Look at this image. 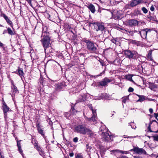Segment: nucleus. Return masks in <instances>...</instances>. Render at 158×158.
<instances>
[{
	"instance_id": "obj_16",
	"label": "nucleus",
	"mask_w": 158,
	"mask_h": 158,
	"mask_svg": "<svg viewBox=\"0 0 158 158\" xmlns=\"http://www.w3.org/2000/svg\"><path fill=\"white\" fill-rule=\"evenodd\" d=\"M12 86H11L12 92V97L13 98L15 97L16 94L18 93L19 91L17 89V87L13 83H12Z\"/></svg>"
},
{
	"instance_id": "obj_32",
	"label": "nucleus",
	"mask_w": 158,
	"mask_h": 158,
	"mask_svg": "<svg viewBox=\"0 0 158 158\" xmlns=\"http://www.w3.org/2000/svg\"><path fill=\"white\" fill-rule=\"evenodd\" d=\"M32 143L33 144L34 147L36 146V145H38V142L35 139H32L31 141Z\"/></svg>"
},
{
	"instance_id": "obj_28",
	"label": "nucleus",
	"mask_w": 158,
	"mask_h": 158,
	"mask_svg": "<svg viewBox=\"0 0 158 158\" xmlns=\"http://www.w3.org/2000/svg\"><path fill=\"white\" fill-rule=\"evenodd\" d=\"M7 29V33L11 35H14L15 34L14 33V31L11 29L10 27H6Z\"/></svg>"
},
{
	"instance_id": "obj_29",
	"label": "nucleus",
	"mask_w": 158,
	"mask_h": 158,
	"mask_svg": "<svg viewBox=\"0 0 158 158\" xmlns=\"http://www.w3.org/2000/svg\"><path fill=\"white\" fill-rule=\"evenodd\" d=\"M129 125L133 129H135L136 127L135 124L134 122H131L129 123Z\"/></svg>"
},
{
	"instance_id": "obj_54",
	"label": "nucleus",
	"mask_w": 158,
	"mask_h": 158,
	"mask_svg": "<svg viewBox=\"0 0 158 158\" xmlns=\"http://www.w3.org/2000/svg\"><path fill=\"white\" fill-rule=\"evenodd\" d=\"M69 155L70 157H73L74 155V153L73 152H71L69 153Z\"/></svg>"
},
{
	"instance_id": "obj_57",
	"label": "nucleus",
	"mask_w": 158,
	"mask_h": 158,
	"mask_svg": "<svg viewBox=\"0 0 158 158\" xmlns=\"http://www.w3.org/2000/svg\"><path fill=\"white\" fill-rule=\"evenodd\" d=\"M85 54H84L83 53H80L79 55L80 56H83L85 57Z\"/></svg>"
},
{
	"instance_id": "obj_21",
	"label": "nucleus",
	"mask_w": 158,
	"mask_h": 158,
	"mask_svg": "<svg viewBox=\"0 0 158 158\" xmlns=\"http://www.w3.org/2000/svg\"><path fill=\"white\" fill-rule=\"evenodd\" d=\"M120 39L118 38H113L111 40V42L114 44H115L116 45H120Z\"/></svg>"
},
{
	"instance_id": "obj_15",
	"label": "nucleus",
	"mask_w": 158,
	"mask_h": 158,
	"mask_svg": "<svg viewBox=\"0 0 158 158\" xmlns=\"http://www.w3.org/2000/svg\"><path fill=\"white\" fill-rule=\"evenodd\" d=\"M86 95L85 94L82 93L81 94L78 96L77 100L76 101L77 103L83 102L86 100Z\"/></svg>"
},
{
	"instance_id": "obj_63",
	"label": "nucleus",
	"mask_w": 158,
	"mask_h": 158,
	"mask_svg": "<svg viewBox=\"0 0 158 158\" xmlns=\"http://www.w3.org/2000/svg\"><path fill=\"white\" fill-rule=\"evenodd\" d=\"M94 23L89 22V26H90L91 24H93L94 25Z\"/></svg>"
},
{
	"instance_id": "obj_4",
	"label": "nucleus",
	"mask_w": 158,
	"mask_h": 158,
	"mask_svg": "<svg viewBox=\"0 0 158 158\" xmlns=\"http://www.w3.org/2000/svg\"><path fill=\"white\" fill-rule=\"evenodd\" d=\"M124 53L126 58L130 60L135 59L137 57L138 53L134 51H131L129 50H125L124 51Z\"/></svg>"
},
{
	"instance_id": "obj_37",
	"label": "nucleus",
	"mask_w": 158,
	"mask_h": 158,
	"mask_svg": "<svg viewBox=\"0 0 158 158\" xmlns=\"http://www.w3.org/2000/svg\"><path fill=\"white\" fill-rule=\"evenodd\" d=\"M131 43L137 45V46L139 44V42L138 41L135 40H132L131 41Z\"/></svg>"
},
{
	"instance_id": "obj_44",
	"label": "nucleus",
	"mask_w": 158,
	"mask_h": 158,
	"mask_svg": "<svg viewBox=\"0 0 158 158\" xmlns=\"http://www.w3.org/2000/svg\"><path fill=\"white\" fill-rule=\"evenodd\" d=\"M76 158H83V156L81 154H78Z\"/></svg>"
},
{
	"instance_id": "obj_19",
	"label": "nucleus",
	"mask_w": 158,
	"mask_h": 158,
	"mask_svg": "<svg viewBox=\"0 0 158 158\" xmlns=\"http://www.w3.org/2000/svg\"><path fill=\"white\" fill-rule=\"evenodd\" d=\"M36 127L38 133L40 134L43 137L44 139H45L46 137L45 136L44 133V131L40 128V126L39 124L36 125Z\"/></svg>"
},
{
	"instance_id": "obj_42",
	"label": "nucleus",
	"mask_w": 158,
	"mask_h": 158,
	"mask_svg": "<svg viewBox=\"0 0 158 158\" xmlns=\"http://www.w3.org/2000/svg\"><path fill=\"white\" fill-rule=\"evenodd\" d=\"M128 91L129 92H132L134 91V89L131 87H130L128 89Z\"/></svg>"
},
{
	"instance_id": "obj_43",
	"label": "nucleus",
	"mask_w": 158,
	"mask_h": 158,
	"mask_svg": "<svg viewBox=\"0 0 158 158\" xmlns=\"http://www.w3.org/2000/svg\"><path fill=\"white\" fill-rule=\"evenodd\" d=\"M99 61L101 64L102 66H104L105 65L104 62V61H103V60H102L101 59H100L99 60Z\"/></svg>"
},
{
	"instance_id": "obj_55",
	"label": "nucleus",
	"mask_w": 158,
	"mask_h": 158,
	"mask_svg": "<svg viewBox=\"0 0 158 158\" xmlns=\"http://www.w3.org/2000/svg\"><path fill=\"white\" fill-rule=\"evenodd\" d=\"M136 137V136H127V138H135Z\"/></svg>"
},
{
	"instance_id": "obj_2",
	"label": "nucleus",
	"mask_w": 158,
	"mask_h": 158,
	"mask_svg": "<svg viewBox=\"0 0 158 158\" xmlns=\"http://www.w3.org/2000/svg\"><path fill=\"white\" fill-rule=\"evenodd\" d=\"M82 41L86 44V47L87 50L91 53H96L97 52V44L94 42L86 38H84Z\"/></svg>"
},
{
	"instance_id": "obj_26",
	"label": "nucleus",
	"mask_w": 158,
	"mask_h": 158,
	"mask_svg": "<svg viewBox=\"0 0 158 158\" xmlns=\"http://www.w3.org/2000/svg\"><path fill=\"white\" fill-rule=\"evenodd\" d=\"M88 8L89 10H90L91 12L93 13H94L95 11V8L94 6L92 4H90L88 6Z\"/></svg>"
},
{
	"instance_id": "obj_11",
	"label": "nucleus",
	"mask_w": 158,
	"mask_h": 158,
	"mask_svg": "<svg viewBox=\"0 0 158 158\" xmlns=\"http://www.w3.org/2000/svg\"><path fill=\"white\" fill-rule=\"evenodd\" d=\"M44 49L46 56H50L51 55H53L51 54L53 53L54 51L52 48L51 45L48 48L47 47L44 48Z\"/></svg>"
},
{
	"instance_id": "obj_39",
	"label": "nucleus",
	"mask_w": 158,
	"mask_h": 158,
	"mask_svg": "<svg viewBox=\"0 0 158 158\" xmlns=\"http://www.w3.org/2000/svg\"><path fill=\"white\" fill-rule=\"evenodd\" d=\"M148 18L150 20L153 21H155L156 17L152 16H149L148 17Z\"/></svg>"
},
{
	"instance_id": "obj_59",
	"label": "nucleus",
	"mask_w": 158,
	"mask_h": 158,
	"mask_svg": "<svg viewBox=\"0 0 158 158\" xmlns=\"http://www.w3.org/2000/svg\"><path fill=\"white\" fill-rule=\"evenodd\" d=\"M7 33V30H5L3 31V34H5L6 33Z\"/></svg>"
},
{
	"instance_id": "obj_51",
	"label": "nucleus",
	"mask_w": 158,
	"mask_h": 158,
	"mask_svg": "<svg viewBox=\"0 0 158 158\" xmlns=\"http://www.w3.org/2000/svg\"><path fill=\"white\" fill-rule=\"evenodd\" d=\"M150 10L151 11H153L154 10L155 8L153 5L150 8Z\"/></svg>"
},
{
	"instance_id": "obj_40",
	"label": "nucleus",
	"mask_w": 158,
	"mask_h": 158,
	"mask_svg": "<svg viewBox=\"0 0 158 158\" xmlns=\"http://www.w3.org/2000/svg\"><path fill=\"white\" fill-rule=\"evenodd\" d=\"M153 138L154 141H158V135L153 136Z\"/></svg>"
},
{
	"instance_id": "obj_49",
	"label": "nucleus",
	"mask_w": 158,
	"mask_h": 158,
	"mask_svg": "<svg viewBox=\"0 0 158 158\" xmlns=\"http://www.w3.org/2000/svg\"><path fill=\"white\" fill-rule=\"evenodd\" d=\"M121 30L122 31V32L123 33H126L127 32V31L124 28H121Z\"/></svg>"
},
{
	"instance_id": "obj_46",
	"label": "nucleus",
	"mask_w": 158,
	"mask_h": 158,
	"mask_svg": "<svg viewBox=\"0 0 158 158\" xmlns=\"http://www.w3.org/2000/svg\"><path fill=\"white\" fill-rule=\"evenodd\" d=\"M78 139V138L77 137H76L73 138V140L74 142L77 143V142Z\"/></svg>"
},
{
	"instance_id": "obj_47",
	"label": "nucleus",
	"mask_w": 158,
	"mask_h": 158,
	"mask_svg": "<svg viewBox=\"0 0 158 158\" xmlns=\"http://www.w3.org/2000/svg\"><path fill=\"white\" fill-rule=\"evenodd\" d=\"M127 78L129 80H132V81L133 82V81L132 79V77L130 75H128L127 77Z\"/></svg>"
},
{
	"instance_id": "obj_52",
	"label": "nucleus",
	"mask_w": 158,
	"mask_h": 158,
	"mask_svg": "<svg viewBox=\"0 0 158 158\" xmlns=\"http://www.w3.org/2000/svg\"><path fill=\"white\" fill-rule=\"evenodd\" d=\"M105 73L104 71H102V73H100L99 74L97 75L98 76H100L102 75V74H104Z\"/></svg>"
},
{
	"instance_id": "obj_27",
	"label": "nucleus",
	"mask_w": 158,
	"mask_h": 158,
	"mask_svg": "<svg viewBox=\"0 0 158 158\" xmlns=\"http://www.w3.org/2000/svg\"><path fill=\"white\" fill-rule=\"evenodd\" d=\"M152 50H151L149 51L147 55V58L148 59L151 61H152L153 59L152 56Z\"/></svg>"
},
{
	"instance_id": "obj_62",
	"label": "nucleus",
	"mask_w": 158,
	"mask_h": 158,
	"mask_svg": "<svg viewBox=\"0 0 158 158\" xmlns=\"http://www.w3.org/2000/svg\"><path fill=\"white\" fill-rule=\"evenodd\" d=\"M127 32H128L129 34H133V32L131 31H127Z\"/></svg>"
},
{
	"instance_id": "obj_45",
	"label": "nucleus",
	"mask_w": 158,
	"mask_h": 158,
	"mask_svg": "<svg viewBox=\"0 0 158 158\" xmlns=\"http://www.w3.org/2000/svg\"><path fill=\"white\" fill-rule=\"evenodd\" d=\"M128 99V98L127 97L123 98L122 101L123 103H126L127 100Z\"/></svg>"
},
{
	"instance_id": "obj_7",
	"label": "nucleus",
	"mask_w": 158,
	"mask_h": 158,
	"mask_svg": "<svg viewBox=\"0 0 158 158\" xmlns=\"http://www.w3.org/2000/svg\"><path fill=\"white\" fill-rule=\"evenodd\" d=\"M130 151H134L139 155L146 154V152L144 149L142 148H139L138 147H134L133 149L130 150Z\"/></svg>"
},
{
	"instance_id": "obj_38",
	"label": "nucleus",
	"mask_w": 158,
	"mask_h": 158,
	"mask_svg": "<svg viewBox=\"0 0 158 158\" xmlns=\"http://www.w3.org/2000/svg\"><path fill=\"white\" fill-rule=\"evenodd\" d=\"M140 12V11L138 10H135L134 13H133V15H137L139 14Z\"/></svg>"
},
{
	"instance_id": "obj_30",
	"label": "nucleus",
	"mask_w": 158,
	"mask_h": 158,
	"mask_svg": "<svg viewBox=\"0 0 158 158\" xmlns=\"http://www.w3.org/2000/svg\"><path fill=\"white\" fill-rule=\"evenodd\" d=\"M90 109L92 111V113H94V112L96 113V110H94L93 109V107L92 106V105L91 104H89L88 105Z\"/></svg>"
},
{
	"instance_id": "obj_35",
	"label": "nucleus",
	"mask_w": 158,
	"mask_h": 158,
	"mask_svg": "<svg viewBox=\"0 0 158 158\" xmlns=\"http://www.w3.org/2000/svg\"><path fill=\"white\" fill-rule=\"evenodd\" d=\"M47 121L48 122L49 124L51 125L52 126V125H53V123L52 121L50 119V118H48L47 119Z\"/></svg>"
},
{
	"instance_id": "obj_50",
	"label": "nucleus",
	"mask_w": 158,
	"mask_h": 158,
	"mask_svg": "<svg viewBox=\"0 0 158 158\" xmlns=\"http://www.w3.org/2000/svg\"><path fill=\"white\" fill-rule=\"evenodd\" d=\"M154 117L155 118L158 120V118H157V117H158V113H154Z\"/></svg>"
},
{
	"instance_id": "obj_25",
	"label": "nucleus",
	"mask_w": 158,
	"mask_h": 158,
	"mask_svg": "<svg viewBox=\"0 0 158 158\" xmlns=\"http://www.w3.org/2000/svg\"><path fill=\"white\" fill-rule=\"evenodd\" d=\"M149 88L150 89L153 90H154L155 89L157 88V85L153 83H150L149 84Z\"/></svg>"
},
{
	"instance_id": "obj_24",
	"label": "nucleus",
	"mask_w": 158,
	"mask_h": 158,
	"mask_svg": "<svg viewBox=\"0 0 158 158\" xmlns=\"http://www.w3.org/2000/svg\"><path fill=\"white\" fill-rule=\"evenodd\" d=\"M136 95L139 98V99L137 101V102H142L145 100L146 97L145 96L137 94H136Z\"/></svg>"
},
{
	"instance_id": "obj_6",
	"label": "nucleus",
	"mask_w": 158,
	"mask_h": 158,
	"mask_svg": "<svg viewBox=\"0 0 158 158\" xmlns=\"http://www.w3.org/2000/svg\"><path fill=\"white\" fill-rule=\"evenodd\" d=\"M1 109L3 110L4 117L6 118L7 117V113L8 112L12 111V110L7 105L3 99L2 100Z\"/></svg>"
},
{
	"instance_id": "obj_48",
	"label": "nucleus",
	"mask_w": 158,
	"mask_h": 158,
	"mask_svg": "<svg viewBox=\"0 0 158 158\" xmlns=\"http://www.w3.org/2000/svg\"><path fill=\"white\" fill-rule=\"evenodd\" d=\"M40 152V155H41L42 156H43L44 155V151L42 150H41V151H40V152Z\"/></svg>"
},
{
	"instance_id": "obj_58",
	"label": "nucleus",
	"mask_w": 158,
	"mask_h": 158,
	"mask_svg": "<svg viewBox=\"0 0 158 158\" xmlns=\"http://www.w3.org/2000/svg\"><path fill=\"white\" fill-rule=\"evenodd\" d=\"M1 47H2V49L4 50H5L6 47L4 45V44L2 46H1Z\"/></svg>"
},
{
	"instance_id": "obj_64",
	"label": "nucleus",
	"mask_w": 158,
	"mask_h": 158,
	"mask_svg": "<svg viewBox=\"0 0 158 158\" xmlns=\"http://www.w3.org/2000/svg\"><path fill=\"white\" fill-rule=\"evenodd\" d=\"M1 158H4V157L2 155L1 153H0Z\"/></svg>"
},
{
	"instance_id": "obj_14",
	"label": "nucleus",
	"mask_w": 158,
	"mask_h": 158,
	"mask_svg": "<svg viewBox=\"0 0 158 158\" xmlns=\"http://www.w3.org/2000/svg\"><path fill=\"white\" fill-rule=\"evenodd\" d=\"M127 23L130 27H133L138 25V22L135 19H129L127 21Z\"/></svg>"
},
{
	"instance_id": "obj_12",
	"label": "nucleus",
	"mask_w": 158,
	"mask_h": 158,
	"mask_svg": "<svg viewBox=\"0 0 158 158\" xmlns=\"http://www.w3.org/2000/svg\"><path fill=\"white\" fill-rule=\"evenodd\" d=\"M150 31V30L148 28L144 29L141 30V31H139V34H140L142 38L145 39L147 38V33L149 31Z\"/></svg>"
},
{
	"instance_id": "obj_10",
	"label": "nucleus",
	"mask_w": 158,
	"mask_h": 158,
	"mask_svg": "<svg viewBox=\"0 0 158 158\" xmlns=\"http://www.w3.org/2000/svg\"><path fill=\"white\" fill-rule=\"evenodd\" d=\"M66 86L67 85L66 83L64 81H63L57 85L56 90L57 91L64 90L65 89H67Z\"/></svg>"
},
{
	"instance_id": "obj_60",
	"label": "nucleus",
	"mask_w": 158,
	"mask_h": 158,
	"mask_svg": "<svg viewBox=\"0 0 158 158\" xmlns=\"http://www.w3.org/2000/svg\"><path fill=\"white\" fill-rule=\"evenodd\" d=\"M29 4H31V0H26Z\"/></svg>"
},
{
	"instance_id": "obj_17",
	"label": "nucleus",
	"mask_w": 158,
	"mask_h": 158,
	"mask_svg": "<svg viewBox=\"0 0 158 158\" xmlns=\"http://www.w3.org/2000/svg\"><path fill=\"white\" fill-rule=\"evenodd\" d=\"M142 1V0H132L131 1L130 4V6L134 7L141 3Z\"/></svg>"
},
{
	"instance_id": "obj_3",
	"label": "nucleus",
	"mask_w": 158,
	"mask_h": 158,
	"mask_svg": "<svg viewBox=\"0 0 158 158\" xmlns=\"http://www.w3.org/2000/svg\"><path fill=\"white\" fill-rule=\"evenodd\" d=\"M75 132L81 134L85 135L86 133L91 134V130L86 127L84 124H80L75 126L74 128Z\"/></svg>"
},
{
	"instance_id": "obj_36",
	"label": "nucleus",
	"mask_w": 158,
	"mask_h": 158,
	"mask_svg": "<svg viewBox=\"0 0 158 158\" xmlns=\"http://www.w3.org/2000/svg\"><path fill=\"white\" fill-rule=\"evenodd\" d=\"M141 9L144 13L146 14L148 13V10L145 7H143Z\"/></svg>"
},
{
	"instance_id": "obj_31",
	"label": "nucleus",
	"mask_w": 158,
	"mask_h": 158,
	"mask_svg": "<svg viewBox=\"0 0 158 158\" xmlns=\"http://www.w3.org/2000/svg\"><path fill=\"white\" fill-rule=\"evenodd\" d=\"M111 152H112L113 153L117 152H119L122 154H124V151H123L118 150V149L113 150L111 151Z\"/></svg>"
},
{
	"instance_id": "obj_18",
	"label": "nucleus",
	"mask_w": 158,
	"mask_h": 158,
	"mask_svg": "<svg viewBox=\"0 0 158 158\" xmlns=\"http://www.w3.org/2000/svg\"><path fill=\"white\" fill-rule=\"evenodd\" d=\"M92 114L93 116L91 118H89L86 117L85 119L89 122L93 121L94 122L96 121L97 119L96 113L94 112V113Z\"/></svg>"
},
{
	"instance_id": "obj_53",
	"label": "nucleus",
	"mask_w": 158,
	"mask_h": 158,
	"mask_svg": "<svg viewBox=\"0 0 158 158\" xmlns=\"http://www.w3.org/2000/svg\"><path fill=\"white\" fill-rule=\"evenodd\" d=\"M131 151H130V150L129 151H124V154H128Z\"/></svg>"
},
{
	"instance_id": "obj_22",
	"label": "nucleus",
	"mask_w": 158,
	"mask_h": 158,
	"mask_svg": "<svg viewBox=\"0 0 158 158\" xmlns=\"http://www.w3.org/2000/svg\"><path fill=\"white\" fill-rule=\"evenodd\" d=\"M99 97H100V99H107L109 97V95L105 93L101 94L99 95Z\"/></svg>"
},
{
	"instance_id": "obj_34",
	"label": "nucleus",
	"mask_w": 158,
	"mask_h": 158,
	"mask_svg": "<svg viewBox=\"0 0 158 158\" xmlns=\"http://www.w3.org/2000/svg\"><path fill=\"white\" fill-rule=\"evenodd\" d=\"M100 83V81L95 82L94 83H93L92 85H94V86H96V87H100L101 86Z\"/></svg>"
},
{
	"instance_id": "obj_20",
	"label": "nucleus",
	"mask_w": 158,
	"mask_h": 158,
	"mask_svg": "<svg viewBox=\"0 0 158 158\" xmlns=\"http://www.w3.org/2000/svg\"><path fill=\"white\" fill-rule=\"evenodd\" d=\"M21 140H16L17 141V145L18 147V150L19 152V153L21 154L23 156V151L21 149V143L20 141Z\"/></svg>"
},
{
	"instance_id": "obj_23",
	"label": "nucleus",
	"mask_w": 158,
	"mask_h": 158,
	"mask_svg": "<svg viewBox=\"0 0 158 158\" xmlns=\"http://www.w3.org/2000/svg\"><path fill=\"white\" fill-rule=\"evenodd\" d=\"M15 73L19 75L21 77H22L23 75V69L19 67H18L17 71L15 72Z\"/></svg>"
},
{
	"instance_id": "obj_56",
	"label": "nucleus",
	"mask_w": 158,
	"mask_h": 158,
	"mask_svg": "<svg viewBox=\"0 0 158 158\" xmlns=\"http://www.w3.org/2000/svg\"><path fill=\"white\" fill-rule=\"evenodd\" d=\"M149 111L151 113H152L153 112V109L152 108H150L149 109Z\"/></svg>"
},
{
	"instance_id": "obj_41",
	"label": "nucleus",
	"mask_w": 158,
	"mask_h": 158,
	"mask_svg": "<svg viewBox=\"0 0 158 158\" xmlns=\"http://www.w3.org/2000/svg\"><path fill=\"white\" fill-rule=\"evenodd\" d=\"M35 148L38 151L40 152V151H41V148L40 146H39L38 145H36V146L35 147Z\"/></svg>"
},
{
	"instance_id": "obj_9",
	"label": "nucleus",
	"mask_w": 158,
	"mask_h": 158,
	"mask_svg": "<svg viewBox=\"0 0 158 158\" xmlns=\"http://www.w3.org/2000/svg\"><path fill=\"white\" fill-rule=\"evenodd\" d=\"M1 16L3 17L5 20L7 24L9 25L13 29V24L12 21L10 20V18L6 16L5 14L2 13L1 15Z\"/></svg>"
},
{
	"instance_id": "obj_61",
	"label": "nucleus",
	"mask_w": 158,
	"mask_h": 158,
	"mask_svg": "<svg viewBox=\"0 0 158 158\" xmlns=\"http://www.w3.org/2000/svg\"><path fill=\"white\" fill-rule=\"evenodd\" d=\"M95 100H100V99H100V97H99H99H97L96 98H95Z\"/></svg>"
},
{
	"instance_id": "obj_1",
	"label": "nucleus",
	"mask_w": 158,
	"mask_h": 158,
	"mask_svg": "<svg viewBox=\"0 0 158 158\" xmlns=\"http://www.w3.org/2000/svg\"><path fill=\"white\" fill-rule=\"evenodd\" d=\"M41 38V39L40 41L44 48H48L51 45V37L49 32L43 31Z\"/></svg>"
},
{
	"instance_id": "obj_33",
	"label": "nucleus",
	"mask_w": 158,
	"mask_h": 158,
	"mask_svg": "<svg viewBox=\"0 0 158 158\" xmlns=\"http://www.w3.org/2000/svg\"><path fill=\"white\" fill-rule=\"evenodd\" d=\"M39 82L40 84H41L43 85H44V83H45V80H44V79L43 77H40Z\"/></svg>"
},
{
	"instance_id": "obj_5",
	"label": "nucleus",
	"mask_w": 158,
	"mask_h": 158,
	"mask_svg": "<svg viewBox=\"0 0 158 158\" xmlns=\"http://www.w3.org/2000/svg\"><path fill=\"white\" fill-rule=\"evenodd\" d=\"M102 135L104 140L109 142H111L113 140V136L111 135V133L108 129L105 130V131H103L102 132Z\"/></svg>"
},
{
	"instance_id": "obj_8",
	"label": "nucleus",
	"mask_w": 158,
	"mask_h": 158,
	"mask_svg": "<svg viewBox=\"0 0 158 158\" xmlns=\"http://www.w3.org/2000/svg\"><path fill=\"white\" fill-rule=\"evenodd\" d=\"M94 28L97 31H105L106 29V28L104 27V25L99 23H94Z\"/></svg>"
},
{
	"instance_id": "obj_13",
	"label": "nucleus",
	"mask_w": 158,
	"mask_h": 158,
	"mask_svg": "<svg viewBox=\"0 0 158 158\" xmlns=\"http://www.w3.org/2000/svg\"><path fill=\"white\" fill-rule=\"evenodd\" d=\"M112 81V79H110L107 77H105L100 81L101 86H105L107 84L110 82Z\"/></svg>"
}]
</instances>
